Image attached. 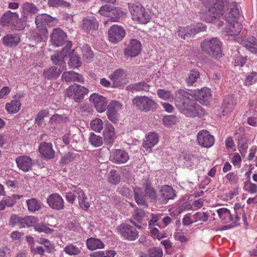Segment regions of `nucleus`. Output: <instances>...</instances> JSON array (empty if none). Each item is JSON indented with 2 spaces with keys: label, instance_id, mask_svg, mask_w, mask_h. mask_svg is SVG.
<instances>
[{
  "label": "nucleus",
  "instance_id": "f257e3e1",
  "mask_svg": "<svg viewBox=\"0 0 257 257\" xmlns=\"http://www.w3.org/2000/svg\"><path fill=\"white\" fill-rule=\"evenodd\" d=\"M227 0H209L206 5L209 12L215 18L222 17L230 24L232 29L235 28V22L239 16V10L235 3L228 4L227 10L224 16L223 8Z\"/></svg>",
  "mask_w": 257,
  "mask_h": 257
},
{
  "label": "nucleus",
  "instance_id": "f03ea898",
  "mask_svg": "<svg viewBox=\"0 0 257 257\" xmlns=\"http://www.w3.org/2000/svg\"><path fill=\"white\" fill-rule=\"evenodd\" d=\"M175 100V106L180 112L187 117H202L205 110L192 99L193 96L188 92L179 89Z\"/></svg>",
  "mask_w": 257,
  "mask_h": 257
},
{
  "label": "nucleus",
  "instance_id": "7ed1b4c3",
  "mask_svg": "<svg viewBox=\"0 0 257 257\" xmlns=\"http://www.w3.org/2000/svg\"><path fill=\"white\" fill-rule=\"evenodd\" d=\"M51 59L55 65L45 69L43 75L46 79L54 80L59 77L65 68L66 65L63 57L58 53L52 55Z\"/></svg>",
  "mask_w": 257,
  "mask_h": 257
},
{
  "label": "nucleus",
  "instance_id": "20e7f679",
  "mask_svg": "<svg viewBox=\"0 0 257 257\" xmlns=\"http://www.w3.org/2000/svg\"><path fill=\"white\" fill-rule=\"evenodd\" d=\"M53 20L50 16L44 14L37 16L35 23L38 28V32L35 38L37 42H45L48 38V32L47 26H51Z\"/></svg>",
  "mask_w": 257,
  "mask_h": 257
},
{
  "label": "nucleus",
  "instance_id": "39448f33",
  "mask_svg": "<svg viewBox=\"0 0 257 257\" xmlns=\"http://www.w3.org/2000/svg\"><path fill=\"white\" fill-rule=\"evenodd\" d=\"M67 35L60 28L53 29L52 33L50 35V41L53 45L56 47H59L63 45L65 42L66 45L62 51V54H59L61 56L64 57L67 56L69 54L72 46L71 41H66Z\"/></svg>",
  "mask_w": 257,
  "mask_h": 257
},
{
  "label": "nucleus",
  "instance_id": "423d86ee",
  "mask_svg": "<svg viewBox=\"0 0 257 257\" xmlns=\"http://www.w3.org/2000/svg\"><path fill=\"white\" fill-rule=\"evenodd\" d=\"M200 46L202 51L215 59L222 56V43L217 38L206 39L201 42Z\"/></svg>",
  "mask_w": 257,
  "mask_h": 257
},
{
  "label": "nucleus",
  "instance_id": "0eeeda50",
  "mask_svg": "<svg viewBox=\"0 0 257 257\" xmlns=\"http://www.w3.org/2000/svg\"><path fill=\"white\" fill-rule=\"evenodd\" d=\"M133 106L143 112L154 111L157 108V103L151 97L147 96H136L132 100Z\"/></svg>",
  "mask_w": 257,
  "mask_h": 257
},
{
  "label": "nucleus",
  "instance_id": "6e6552de",
  "mask_svg": "<svg viewBox=\"0 0 257 257\" xmlns=\"http://www.w3.org/2000/svg\"><path fill=\"white\" fill-rule=\"evenodd\" d=\"M128 7L133 20L142 24H146L149 21V16L145 12V9L141 3H130L128 4Z\"/></svg>",
  "mask_w": 257,
  "mask_h": 257
},
{
  "label": "nucleus",
  "instance_id": "1a4fd4ad",
  "mask_svg": "<svg viewBox=\"0 0 257 257\" xmlns=\"http://www.w3.org/2000/svg\"><path fill=\"white\" fill-rule=\"evenodd\" d=\"M88 92V88L76 83L70 85L66 90L67 96L76 102H80Z\"/></svg>",
  "mask_w": 257,
  "mask_h": 257
},
{
  "label": "nucleus",
  "instance_id": "9d476101",
  "mask_svg": "<svg viewBox=\"0 0 257 257\" xmlns=\"http://www.w3.org/2000/svg\"><path fill=\"white\" fill-rule=\"evenodd\" d=\"M176 197L173 188L169 185H163L158 192L157 201L161 205L167 204L169 200H173Z\"/></svg>",
  "mask_w": 257,
  "mask_h": 257
},
{
  "label": "nucleus",
  "instance_id": "9b49d317",
  "mask_svg": "<svg viewBox=\"0 0 257 257\" xmlns=\"http://www.w3.org/2000/svg\"><path fill=\"white\" fill-rule=\"evenodd\" d=\"M22 16L20 21L23 23L31 22L33 20V16L38 11V9L34 4L30 3H24L21 8Z\"/></svg>",
  "mask_w": 257,
  "mask_h": 257
},
{
  "label": "nucleus",
  "instance_id": "f8f14e48",
  "mask_svg": "<svg viewBox=\"0 0 257 257\" xmlns=\"http://www.w3.org/2000/svg\"><path fill=\"white\" fill-rule=\"evenodd\" d=\"M128 153L123 149H115L110 153L109 160L116 164H124L129 160Z\"/></svg>",
  "mask_w": 257,
  "mask_h": 257
},
{
  "label": "nucleus",
  "instance_id": "ddd939ff",
  "mask_svg": "<svg viewBox=\"0 0 257 257\" xmlns=\"http://www.w3.org/2000/svg\"><path fill=\"white\" fill-rule=\"evenodd\" d=\"M108 34L109 41L116 43L124 37L125 31L122 27L114 25L109 29Z\"/></svg>",
  "mask_w": 257,
  "mask_h": 257
},
{
  "label": "nucleus",
  "instance_id": "4468645a",
  "mask_svg": "<svg viewBox=\"0 0 257 257\" xmlns=\"http://www.w3.org/2000/svg\"><path fill=\"white\" fill-rule=\"evenodd\" d=\"M119 231L124 239L128 240H135L139 237V233L135 228L127 224L120 225Z\"/></svg>",
  "mask_w": 257,
  "mask_h": 257
},
{
  "label": "nucleus",
  "instance_id": "2eb2a0df",
  "mask_svg": "<svg viewBox=\"0 0 257 257\" xmlns=\"http://www.w3.org/2000/svg\"><path fill=\"white\" fill-rule=\"evenodd\" d=\"M89 101L93 104L98 112L101 113L106 110L108 102L105 97L94 93L90 96Z\"/></svg>",
  "mask_w": 257,
  "mask_h": 257
},
{
  "label": "nucleus",
  "instance_id": "dca6fc26",
  "mask_svg": "<svg viewBox=\"0 0 257 257\" xmlns=\"http://www.w3.org/2000/svg\"><path fill=\"white\" fill-rule=\"evenodd\" d=\"M198 144L202 147L208 148L214 143V138L206 130L199 131L197 134Z\"/></svg>",
  "mask_w": 257,
  "mask_h": 257
},
{
  "label": "nucleus",
  "instance_id": "f3484780",
  "mask_svg": "<svg viewBox=\"0 0 257 257\" xmlns=\"http://www.w3.org/2000/svg\"><path fill=\"white\" fill-rule=\"evenodd\" d=\"M121 103L116 101H112L107 106L106 113L108 118L114 124L118 121L117 111L121 109Z\"/></svg>",
  "mask_w": 257,
  "mask_h": 257
},
{
  "label": "nucleus",
  "instance_id": "a211bd4d",
  "mask_svg": "<svg viewBox=\"0 0 257 257\" xmlns=\"http://www.w3.org/2000/svg\"><path fill=\"white\" fill-rule=\"evenodd\" d=\"M47 202L51 208L57 210H62L65 207L63 199L57 193L49 195L47 199Z\"/></svg>",
  "mask_w": 257,
  "mask_h": 257
},
{
  "label": "nucleus",
  "instance_id": "6ab92c4d",
  "mask_svg": "<svg viewBox=\"0 0 257 257\" xmlns=\"http://www.w3.org/2000/svg\"><path fill=\"white\" fill-rule=\"evenodd\" d=\"M126 76V71L122 69L114 71L109 77L112 82V87H116L124 84Z\"/></svg>",
  "mask_w": 257,
  "mask_h": 257
},
{
  "label": "nucleus",
  "instance_id": "aec40b11",
  "mask_svg": "<svg viewBox=\"0 0 257 257\" xmlns=\"http://www.w3.org/2000/svg\"><path fill=\"white\" fill-rule=\"evenodd\" d=\"M19 21H20L19 15L10 11L4 14L1 19V23L3 26H15L18 24Z\"/></svg>",
  "mask_w": 257,
  "mask_h": 257
},
{
  "label": "nucleus",
  "instance_id": "412c9836",
  "mask_svg": "<svg viewBox=\"0 0 257 257\" xmlns=\"http://www.w3.org/2000/svg\"><path fill=\"white\" fill-rule=\"evenodd\" d=\"M141 43L139 41L132 39L124 50L125 55L130 57L137 56L141 52Z\"/></svg>",
  "mask_w": 257,
  "mask_h": 257
},
{
  "label": "nucleus",
  "instance_id": "4be33fe9",
  "mask_svg": "<svg viewBox=\"0 0 257 257\" xmlns=\"http://www.w3.org/2000/svg\"><path fill=\"white\" fill-rule=\"evenodd\" d=\"M98 22L94 17L84 18L82 22L81 28L87 33L96 30L98 28Z\"/></svg>",
  "mask_w": 257,
  "mask_h": 257
},
{
  "label": "nucleus",
  "instance_id": "5701e85b",
  "mask_svg": "<svg viewBox=\"0 0 257 257\" xmlns=\"http://www.w3.org/2000/svg\"><path fill=\"white\" fill-rule=\"evenodd\" d=\"M39 151L43 157L47 159H52L55 157V151L52 149L51 143L41 142L40 144Z\"/></svg>",
  "mask_w": 257,
  "mask_h": 257
},
{
  "label": "nucleus",
  "instance_id": "b1692460",
  "mask_svg": "<svg viewBox=\"0 0 257 257\" xmlns=\"http://www.w3.org/2000/svg\"><path fill=\"white\" fill-rule=\"evenodd\" d=\"M194 95L200 103L207 105L208 103V100L211 98V90L207 87H203L200 90L195 91Z\"/></svg>",
  "mask_w": 257,
  "mask_h": 257
},
{
  "label": "nucleus",
  "instance_id": "393cba45",
  "mask_svg": "<svg viewBox=\"0 0 257 257\" xmlns=\"http://www.w3.org/2000/svg\"><path fill=\"white\" fill-rule=\"evenodd\" d=\"M143 188L146 197L150 199L152 202H156L158 199V193H156L154 188L152 187L151 182L146 179L143 180Z\"/></svg>",
  "mask_w": 257,
  "mask_h": 257
},
{
  "label": "nucleus",
  "instance_id": "a878e982",
  "mask_svg": "<svg viewBox=\"0 0 257 257\" xmlns=\"http://www.w3.org/2000/svg\"><path fill=\"white\" fill-rule=\"evenodd\" d=\"M18 167L24 172H28L31 169L32 160L27 156L18 157L16 160Z\"/></svg>",
  "mask_w": 257,
  "mask_h": 257
},
{
  "label": "nucleus",
  "instance_id": "bb28decb",
  "mask_svg": "<svg viewBox=\"0 0 257 257\" xmlns=\"http://www.w3.org/2000/svg\"><path fill=\"white\" fill-rule=\"evenodd\" d=\"M150 85L145 81L132 84L127 86L126 89L132 93L136 92H149Z\"/></svg>",
  "mask_w": 257,
  "mask_h": 257
},
{
  "label": "nucleus",
  "instance_id": "cd10ccee",
  "mask_svg": "<svg viewBox=\"0 0 257 257\" xmlns=\"http://www.w3.org/2000/svg\"><path fill=\"white\" fill-rule=\"evenodd\" d=\"M114 128L113 125L108 123L106 124L103 131V138L104 143L107 145H111L114 139Z\"/></svg>",
  "mask_w": 257,
  "mask_h": 257
},
{
  "label": "nucleus",
  "instance_id": "c85d7f7f",
  "mask_svg": "<svg viewBox=\"0 0 257 257\" xmlns=\"http://www.w3.org/2000/svg\"><path fill=\"white\" fill-rule=\"evenodd\" d=\"M134 198L136 203L140 206L147 207L146 195L144 193L142 188L135 187L134 188Z\"/></svg>",
  "mask_w": 257,
  "mask_h": 257
},
{
  "label": "nucleus",
  "instance_id": "c756f323",
  "mask_svg": "<svg viewBox=\"0 0 257 257\" xmlns=\"http://www.w3.org/2000/svg\"><path fill=\"white\" fill-rule=\"evenodd\" d=\"M241 44L253 54L257 53V40L254 37H250L242 40Z\"/></svg>",
  "mask_w": 257,
  "mask_h": 257
},
{
  "label": "nucleus",
  "instance_id": "7c9ffc66",
  "mask_svg": "<svg viewBox=\"0 0 257 257\" xmlns=\"http://www.w3.org/2000/svg\"><path fill=\"white\" fill-rule=\"evenodd\" d=\"M62 79L67 82L75 81L79 82H83L82 76L73 71L64 72L62 74Z\"/></svg>",
  "mask_w": 257,
  "mask_h": 257
},
{
  "label": "nucleus",
  "instance_id": "2f4dec72",
  "mask_svg": "<svg viewBox=\"0 0 257 257\" xmlns=\"http://www.w3.org/2000/svg\"><path fill=\"white\" fill-rule=\"evenodd\" d=\"M20 38L17 34H8L2 39L4 45L7 47H14L20 42Z\"/></svg>",
  "mask_w": 257,
  "mask_h": 257
},
{
  "label": "nucleus",
  "instance_id": "473e14b6",
  "mask_svg": "<svg viewBox=\"0 0 257 257\" xmlns=\"http://www.w3.org/2000/svg\"><path fill=\"white\" fill-rule=\"evenodd\" d=\"M146 140L143 143V146L146 149H151L156 145L159 141L158 136L154 133H149L146 138Z\"/></svg>",
  "mask_w": 257,
  "mask_h": 257
},
{
  "label": "nucleus",
  "instance_id": "72a5a7b5",
  "mask_svg": "<svg viewBox=\"0 0 257 257\" xmlns=\"http://www.w3.org/2000/svg\"><path fill=\"white\" fill-rule=\"evenodd\" d=\"M236 104V100L232 95H228L224 99L222 107L223 112L227 113L231 111Z\"/></svg>",
  "mask_w": 257,
  "mask_h": 257
},
{
  "label": "nucleus",
  "instance_id": "f704fd0d",
  "mask_svg": "<svg viewBox=\"0 0 257 257\" xmlns=\"http://www.w3.org/2000/svg\"><path fill=\"white\" fill-rule=\"evenodd\" d=\"M76 192L77 194V198L80 208L85 211H87L90 205L89 202L87 201V198L85 196L84 192L81 189H77Z\"/></svg>",
  "mask_w": 257,
  "mask_h": 257
},
{
  "label": "nucleus",
  "instance_id": "c9c22d12",
  "mask_svg": "<svg viewBox=\"0 0 257 257\" xmlns=\"http://www.w3.org/2000/svg\"><path fill=\"white\" fill-rule=\"evenodd\" d=\"M200 76L199 72L195 69L192 70L188 74L185 79L187 86H192L196 83Z\"/></svg>",
  "mask_w": 257,
  "mask_h": 257
},
{
  "label": "nucleus",
  "instance_id": "e433bc0d",
  "mask_svg": "<svg viewBox=\"0 0 257 257\" xmlns=\"http://www.w3.org/2000/svg\"><path fill=\"white\" fill-rule=\"evenodd\" d=\"M87 246L90 250H95L97 248L104 247L103 243L99 239L95 238H90L86 241Z\"/></svg>",
  "mask_w": 257,
  "mask_h": 257
},
{
  "label": "nucleus",
  "instance_id": "4c0bfd02",
  "mask_svg": "<svg viewBox=\"0 0 257 257\" xmlns=\"http://www.w3.org/2000/svg\"><path fill=\"white\" fill-rule=\"evenodd\" d=\"M63 251L68 255L76 256L80 254L81 248L76 245L69 243L64 247Z\"/></svg>",
  "mask_w": 257,
  "mask_h": 257
},
{
  "label": "nucleus",
  "instance_id": "58836bf2",
  "mask_svg": "<svg viewBox=\"0 0 257 257\" xmlns=\"http://www.w3.org/2000/svg\"><path fill=\"white\" fill-rule=\"evenodd\" d=\"M21 106V103L18 100H13L10 103L6 104V109L11 113H15L19 111Z\"/></svg>",
  "mask_w": 257,
  "mask_h": 257
},
{
  "label": "nucleus",
  "instance_id": "ea45409f",
  "mask_svg": "<svg viewBox=\"0 0 257 257\" xmlns=\"http://www.w3.org/2000/svg\"><path fill=\"white\" fill-rule=\"evenodd\" d=\"M125 13L119 8L113 7L111 11L108 14V18L112 22H117Z\"/></svg>",
  "mask_w": 257,
  "mask_h": 257
},
{
  "label": "nucleus",
  "instance_id": "a19ab883",
  "mask_svg": "<svg viewBox=\"0 0 257 257\" xmlns=\"http://www.w3.org/2000/svg\"><path fill=\"white\" fill-rule=\"evenodd\" d=\"M28 209L30 212L38 211L41 208V203L35 198H31L26 201Z\"/></svg>",
  "mask_w": 257,
  "mask_h": 257
},
{
  "label": "nucleus",
  "instance_id": "79ce46f5",
  "mask_svg": "<svg viewBox=\"0 0 257 257\" xmlns=\"http://www.w3.org/2000/svg\"><path fill=\"white\" fill-rule=\"evenodd\" d=\"M217 213L220 219L224 223L229 222L231 217L230 211L226 208H219L217 210Z\"/></svg>",
  "mask_w": 257,
  "mask_h": 257
},
{
  "label": "nucleus",
  "instance_id": "37998d69",
  "mask_svg": "<svg viewBox=\"0 0 257 257\" xmlns=\"http://www.w3.org/2000/svg\"><path fill=\"white\" fill-rule=\"evenodd\" d=\"M89 142L93 146L99 147L103 144V139L101 137L97 136L94 133L91 132L89 135Z\"/></svg>",
  "mask_w": 257,
  "mask_h": 257
},
{
  "label": "nucleus",
  "instance_id": "c03bdc74",
  "mask_svg": "<svg viewBox=\"0 0 257 257\" xmlns=\"http://www.w3.org/2000/svg\"><path fill=\"white\" fill-rule=\"evenodd\" d=\"M238 148L242 157H244L248 148L247 141L246 138L241 137L238 140Z\"/></svg>",
  "mask_w": 257,
  "mask_h": 257
},
{
  "label": "nucleus",
  "instance_id": "a18cd8bd",
  "mask_svg": "<svg viewBox=\"0 0 257 257\" xmlns=\"http://www.w3.org/2000/svg\"><path fill=\"white\" fill-rule=\"evenodd\" d=\"M81 50L83 58L86 59L87 62L91 61L93 54L90 47L87 44H84L81 47Z\"/></svg>",
  "mask_w": 257,
  "mask_h": 257
},
{
  "label": "nucleus",
  "instance_id": "49530a36",
  "mask_svg": "<svg viewBox=\"0 0 257 257\" xmlns=\"http://www.w3.org/2000/svg\"><path fill=\"white\" fill-rule=\"evenodd\" d=\"M120 175L117 171L112 170L110 171L108 176V182L112 184L116 185L120 182Z\"/></svg>",
  "mask_w": 257,
  "mask_h": 257
},
{
  "label": "nucleus",
  "instance_id": "de8ad7c7",
  "mask_svg": "<svg viewBox=\"0 0 257 257\" xmlns=\"http://www.w3.org/2000/svg\"><path fill=\"white\" fill-rule=\"evenodd\" d=\"M76 154L73 153H67L61 159L60 165L64 166L72 162L75 159Z\"/></svg>",
  "mask_w": 257,
  "mask_h": 257
},
{
  "label": "nucleus",
  "instance_id": "09e8293b",
  "mask_svg": "<svg viewBox=\"0 0 257 257\" xmlns=\"http://www.w3.org/2000/svg\"><path fill=\"white\" fill-rule=\"evenodd\" d=\"M158 96L163 99L171 100L173 99V95L170 91L159 89L157 91Z\"/></svg>",
  "mask_w": 257,
  "mask_h": 257
},
{
  "label": "nucleus",
  "instance_id": "8fccbe9b",
  "mask_svg": "<svg viewBox=\"0 0 257 257\" xmlns=\"http://www.w3.org/2000/svg\"><path fill=\"white\" fill-rule=\"evenodd\" d=\"M103 122L100 118H96L90 123V126L92 130L100 132L102 129Z\"/></svg>",
  "mask_w": 257,
  "mask_h": 257
},
{
  "label": "nucleus",
  "instance_id": "3c124183",
  "mask_svg": "<svg viewBox=\"0 0 257 257\" xmlns=\"http://www.w3.org/2000/svg\"><path fill=\"white\" fill-rule=\"evenodd\" d=\"M69 64L74 67L80 66L81 62L80 57L76 54L73 53L70 56Z\"/></svg>",
  "mask_w": 257,
  "mask_h": 257
},
{
  "label": "nucleus",
  "instance_id": "603ef678",
  "mask_svg": "<svg viewBox=\"0 0 257 257\" xmlns=\"http://www.w3.org/2000/svg\"><path fill=\"white\" fill-rule=\"evenodd\" d=\"M39 243L44 245L45 250L48 253H51L54 250V245L47 239L40 238Z\"/></svg>",
  "mask_w": 257,
  "mask_h": 257
},
{
  "label": "nucleus",
  "instance_id": "864d4df0",
  "mask_svg": "<svg viewBox=\"0 0 257 257\" xmlns=\"http://www.w3.org/2000/svg\"><path fill=\"white\" fill-rule=\"evenodd\" d=\"M193 218L195 222L197 221H203L205 222L207 220L208 215L206 212H197L193 215Z\"/></svg>",
  "mask_w": 257,
  "mask_h": 257
},
{
  "label": "nucleus",
  "instance_id": "5fc2aeb1",
  "mask_svg": "<svg viewBox=\"0 0 257 257\" xmlns=\"http://www.w3.org/2000/svg\"><path fill=\"white\" fill-rule=\"evenodd\" d=\"M35 229L36 231L39 232H44L47 234H51L54 230L51 229L44 224H40L35 226Z\"/></svg>",
  "mask_w": 257,
  "mask_h": 257
},
{
  "label": "nucleus",
  "instance_id": "6e6d98bb",
  "mask_svg": "<svg viewBox=\"0 0 257 257\" xmlns=\"http://www.w3.org/2000/svg\"><path fill=\"white\" fill-rule=\"evenodd\" d=\"M177 121V117L173 115L165 116L163 119V123L168 126L175 123Z\"/></svg>",
  "mask_w": 257,
  "mask_h": 257
},
{
  "label": "nucleus",
  "instance_id": "4d7b16f0",
  "mask_svg": "<svg viewBox=\"0 0 257 257\" xmlns=\"http://www.w3.org/2000/svg\"><path fill=\"white\" fill-rule=\"evenodd\" d=\"M113 6L110 5H105L100 7L98 11V13L102 16L108 17V14L110 13L113 9Z\"/></svg>",
  "mask_w": 257,
  "mask_h": 257
},
{
  "label": "nucleus",
  "instance_id": "13d9d810",
  "mask_svg": "<svg viewBox=\"0 0 257 257\" xmlns=\"http://www.w3.org/2000/svg\"><path fill=\"white\" fill-rule=\"evenodd\" d=\"M149 255L150 257H162V249L159 247H154L149 249Z\"/></svg>",
  "mask_w": 257,
  "mask_h": 257
},
{
  "label": "nucleus",
  "instance_id": "bf43d9fd",
  "mask_svg": "<svg viewBox=\"0 0 257 257\" xmlns=\"http://www.w3.org/2000/svg\"><path fill=\"white\" fill-rule=\"evenodd\" d=\"M257 80L256 77V73H251L250 74L248 75L245 79L244 83L245 85H251L254 83Z\"/></svg>",
  "mask_w": 257,
  "mask_h": 257
},
{
  "label": "nucleus",
  "instance_id": "052dcab7",
  "mask_svg": "<svg viewBox=\"0 0 257 257\" xmlns=\"http://www.w3.org/2000/svg\"><path fill=\"white\" fill-rule=\"evenodd\" d=\"M144 215V211L141 209H137L133 214L134 218L138 222H141L142 220Z\"/></svg>",
  "mask_w": 257,
  "mask_h": 257
},
{
  "label": "nucleus",
  "instance_id": "680f3d73",
  "mask_svg": "<svg viewBox=\"0 0 257 257\" xmlns=\"http://www.w3.org/2000/svg\"><path fill=\"white\" fill-rule=\"evenodd\" d=\"M177 33L178 34L179 37L183 39L189 38L188 35L189 33H188V31L186 30V27H179V29L177 32Z\"/></svg>",
  "mask_w": 257,
  "mask_h": 257
},
{
  "label": "nucleus",
  "instance_id": "e2e57ef3",
  "mask_svg": "<svg viewBox=\"0 0 257 257\" xmlns=\"http://www.w3.org/2000/svg\"><path fill=\"white\" fill-rule=\"evenodd\" d=\"M76 191L77 190L74 192H69L66 193V199L70 203H73L75 198L77 197V194L76 192Z\"/></svg>",
  "mask_w": 257,
  "mask_h": 257
},
{
  "label": "nucleus",
  "instance_id": "0e129e2a",
  "mask_svg": "<svg viewBox=\"0 0 257 257\" xmlns=\"http://www.w3.org/2000/svg\"><path fill=\"white\" fill-rule=\"evenodd\" d=\"M20 217L16 214H13L9 220V224L10 226L14 227L17 224H19Z\"/></svg>",
  "mask_w": 257,
  "mask_h": 257
},
{
  "label": "nucleus",
  "instance_id": "69168bd1",
  "mask_svg": "<svg viewBox=\"0 0 257 257\" xmlns=\"http://www.w3.org/2000/svg\"><path fill=\"white\" fill-rule=\"evenodd\" d=\"M246 62L245 58L237 54L235 56L234 65L235 66H243Z\"/></svg>",
  "mask_w": 257,
  "mask_h": 257
},
{
  "label": "nucleus",
  "instance_id": "338daca9",
  "mask_svg": "<svg viewBox=\"0 0 257 257\" xmlns=\"http://www.w3.org/2000/svg\"><path fill=\"white\" fill-rule=\"evenodd\" d=\"M48 4L51 7H57L59 5L67 6L68 3L61 0H48Z\"/></svg>",
  "mask_w": 257,
  "mask_h": 257
},
{
  "label": "nucleus",
  "instance_id": "774afa93",
  "mask_svg": "<svg viewBox=\"0 0 257 257\" xmlns=\"http://www.w3.org/2000/svg\"><path fill=\"white\" fill-rule=\"evenodd\" d=\"M27 226L31 227L36 226V223L38 220L37 217H36L34 216H27Z\"/></svg>",
  "mask_w": 257,
  "mask_h": 257
}]
</instances>
